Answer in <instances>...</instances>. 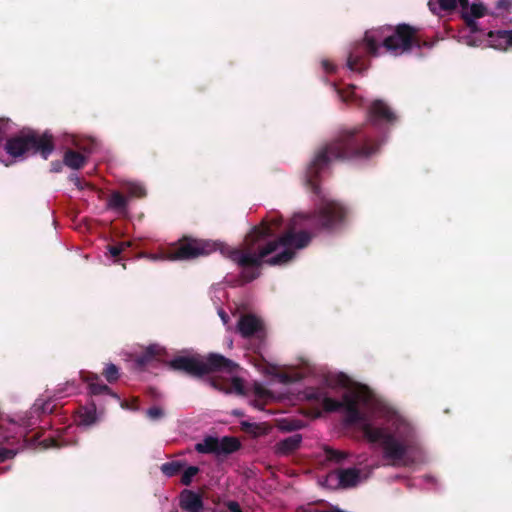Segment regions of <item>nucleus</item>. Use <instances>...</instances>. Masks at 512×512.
I'll use <instances>...</instances> for the list:
<instances>
[{
    "instance_id": "nucleus-1",
    "label": "nucleus",
    "mask_w": 512,
    "mask_h": 512,
    "mask_svg": "<svg viewBox=\"0 0 512 512\" xmlns=\"http://www.w3.org/2000/svg\"><path fill=\"white\" fill-rule=\"evenodd\" d=\"M338 159L355 160L354 132L340 135L323 148L307 169V184L316 195L315 212L296 213L285 227L280 215L271 214L248 234L245 239V251L232 249L214 241L185 239L173 251L141 253L139 257L152 261H177L208 255L219 249L223 255L242 267L241 282H250L259 276V267L262 264L282 265L292 260L298 250L308 245L313 231L333 230L345 222L349 209L342 202L323 192L316 182L319 174L333 160Z\"/></svg>"
},
{
    "instance_id": "nucleus-2",
    "label": "nucleus",
    "mask_w": 512,
    "mask_h": 512,
    "mask_svg": "<svg viewBox=\"0 0 512 512\" xmlns=\"http://www.w3.org/2000/svg\"><path fill=\"white\" fill-rule=\"evenodd\" d=\"M306 398L315 400L327 412L341 410L345 424L357 426L368 443L379 446L390 465L407 466L420 453L415 426L365 386L347 388L341 401L319 390L307 391Z\"/></svg>"
},
{
    "instance_id": "nucleus-3",
    "label": "nucleus",
    "mask_w": 512,
    "mask_h": 512,
    "mask_svg": "<svg viewBox=\"0 0 512 512\" xmlns=\"http://www.w3.org/2000/svg\"><path fill=\"white\" fill-rule=\"evenodd\" d=\"M169 366L192 376H201L209 372L226 373L231 381L229 388L218 386L215 382H212V385L226 394H244L243 381L236 376L238 365L220 354L211 353L205 359L199 355L178 356L169 362Z\"/></svg>"
},
{
    "instance_id": "nucleus-4",
    "label": "nucleus",
    "mask_w": 512,
    "mask_h": 512,
    "mask_svg": "<svg viewBox=\"0 0 512 512\" xmlns=\"http://www.w3.org/2000/svg\"><path fill=\"white\" fill-rule=\"evenodd\" d=\"M415 33V29L406 24L373 28L365 33L364 45L372 56H380L384 52L399 56L417 44Z\"/></svg>"
},
{
    "instance_id": "nucleus-5",
    "label": "nucleus",
    "mask_w": 512,
    "mask_h": 512,
    "mask_svg": "<svg viewBox=\"0 0 512 512\" xmlns=\"http://www.w3.org/2000/svg\"><path fill=\"white\" fill-rule=\"evenodd\" d=\"M54 149L52 135L44 133L38 135L35 132L22 133L7 140L5 151L15 161L24 159L29 155L39 153L43 159H47Z\"/></svg>"
},
{
    "instance_id": "nucleus-6",
    "label": "nucleus",
    "mask_w": 512,
    "mask_h": 512,
    "mask_svg": "<svg viewBox=\"0 0 512 512\" xmlns=\"http://www.w3.org/2000/svg\"><path fill=\"white\" fill-rule=\"evenodd\" d=\"M368 116L370 122L379 128L383 125L392 124L397 119L391 108L381 100H375L370 104Z\"/></svg>"
},
{
    "instance_id": "nucleus-7",
    "label": "nucleus",
    "mask_w": 512,
    "mask_h": 512,
    "mask_svg": "<svg viewBox=\"0 0 512 512\" xmlns=\"http://www.w3.org/2000/svg\"><path fill=\"white\" fill-rule=\"evenodd\" d=\"M487 8L482 2H473L469 4L468 0L461 5V14L464 18L468 28H471L472 32L476 31V20L485 16Z\"/></svg>"
},
{
    "instance_id": "nucleus-8",
    "label": "nucleus",
    "mask_w": 512,
    "mask_h": 512,
    "mask_svg": "<svg viewBox=\"0 0 512 512\" xmlns=\"http://www.w3.org/2000/svg\"><path fill=\"white\" fill-rule=\"evenodd\" d=\"M262 329L263 323L261 319L251 314L241 316L237 323V331L244 338L259 336Z\"/></svg>"
},
{
    "instance_id": "nucleus-9",
    "label": "nucleus",
    "mask_w": 512,
    "mask_h": 512,
    "mask_svg": "<svg viewBox=\"0 0 512 512\" xmlns=\"http://www.w3.org/2000/svg\"><path fill=\"white\" fill-rule=\"evenodd\" d=\"M488 46L496 50L512 48V29L489 32L487 35Z\"/></svg>"
},
{
    "instance_id": "nucleus-10",
    "label": "nucleus",
    "mask_w": 512,
    "mask_h": 512,
    "mask_svg": "<svg viewBox=\"0 0 512 512\" xmlns=\"http://www.w3.org/2000/svg\"><path fill=\"white\" fill-rule=\"evenodd\" d=\"M82 378L85 382L88 383L89 390H90L91 394H94V395L108 394V395L112 396L113 398H115L117 401H119L122 408H124V409L128 408V405L124 402H121L119 396L116 393L112 392L111 389L107 385L100 383V378L98 375H96V374L83 375Z\"/></svg>"
},
{
    "instance_id": "nucleus-11",
    "label": "nucleus",
    "mask_w": 512,
    "mask_h": 512,
    "mask_svg": "<svg viewBox=\"0 0 512 512\" xmlns=\"http://www.w3.org/2000/svg\"><path fill=\"white\" fill-rule=\"evenodd\" d=\"M180 506L187 512H200L203 508V502L198 493L184 490L180 495Z\"/></svg>"
},
{
    "instance_id": "nucleus-12",
    "label": "nucleus",
    "mask_w": 512,
    "mask_h": 512,
    "mask_svg": "<svg viewBox=\"0 0 512 512\" xmlns=\"http://www.w3.org/2000/svg\"><path fill=\"white\" fill-rule=\"evenodd\" d=\"M367 478L362 475L361 471L356 468L343 469L338 472L339 484L344 487H353Z\"/></svg>"
},
{
    "instance_id": "nucleus-13",
    "label": "nucleus",
    "mask_w": 512,
    "mask_h": 512,
    "mask_svg": "<svg viewBox=\"0 0 512 512\" xmlns=\"http://www.w3.org/2000/svg\"><path fill=\"white\" fill-rule=\"evenodd\" d=\"M466 0H429L428 6L432 13L440 15L442 12H450L458 6L461 7Z\"/></svg>"
},
{
    "instance_id": "nucleus-14",
    "label": "nucleus",
    "mask_w": 512,
    "mask_h": 512,
    "mask_svg": "<svg viewBox=\"0 0 512 512\" xmlns=\"http://www.w3.org/2000/svg\"><path fill=\"white\" fill-rule=\"evenodd\" d=\"M302 442V436L300 434H293L283 440H280L276 444V452L281 455H287L295 451Z\"/></svg>"
},
{
    "instance_id": "nucleus-15",
    "label": "nucleus",
    "mask_w": 512,
    "mask_h": 512,
    "mask_svg": "<svg viewBox=\"0 0 512 512\" xmlns=\"http://www.w3.org/2000/svg\"><path fill=\"white\" fill-rule=\"evenodd\" d=\"M86 162V157L76 151L67 150L64 153L63 164L72 170L80 169Z\"/></svg>"
},
{
    "instance_id": "nucleus-16",
    "label": "nucleus",
    "mask_w": 512,
    "mask_h": 512,
    "mask_svg": "<svg viewBox=\"0 0 512 512\" xmlns=\"http://www.w3.org/2000/svg\"><path fill=\"white\" fill-rule=\"evenodd\" d=\"M97 421V413L94 405L86 406L79 412L77 423L79 426L88 427Z\"/></svg>"
},
{
    "instance_id": "nucleus-17",
    "label": "nucleus",
    "mask_w": 512,
    "mask_h": 512,
    "mask_svg": "<svg viewBox=\"0 0 512 512\" xmlns=\"http://www.w3.org/2000/svg\"><path fill=\"white\" fill-rule=\"evenodd\" d=\"M346 66L351 72L360 73L367 69L368 64L357 51H352L348 56Z\"/></svg>"
},
{
    "instance_id": "nucleus-18",
    "label": "nucleus",
    "mask_w": 512,
    "mask_h": 512,
    "mask_svg": "<svg viewBox=\"0 0 512 512\" xmlns=\"http://www.w3.org/2000/svg\"><path fill=\"white\" fill-rule=\"evenodd\" d=\"M163 351V348L160 345L152 344L149 345L145 352L138 356L136 359V363L138 366H143L147 363H149L154 357L159 356L161 352Z\"/></svg>"
},
{
    "instance_id": "nucleus-19",
    "label": "nucleus",
    "mask_w": 512,
    "mask_h": 512,
    "mask_svg": "<svg viewBox=\"0 0 512 512\" xmlns=\"http://www.w3.org/2000/svg\"><path fill=\"white\" fill-rule=\"evenodd\" d=\"M217 446V454H227L236 451L240 447V443L237 439L233 437H223L221 439H218Z\"/></svg>"
},
{
    "instance_id": "nucleus-20",
    "label": "nucleus",
    "mask_w": 512,
    "mask_h": 512,
    "mask_svg": "<svg viewBox=\"0 0 512 512\" xmlns=\"http://www.w3.org/2000/svg\"><path fill=\"white\" fill-rule=\"evenodd\" d=\"M123 188L130 197H143L146 195L145 186L138 181L127 180L123 182Z\"/></svg>"
},
{
    "instance_id": "nucleus-21",
    "label": "nucleus",
    "mask_w": 512,
    "mask_h": 512,
    "mask_svg": "<svg viewBox=\"0 0 512 512\" xmlns=\"http://www.w3.org/2000/svg\"><path fill=\"white\" fill-rule=\"evenodd\" d=\"M218 438L206 437L202 442L195 445V450L199 453H216L218 449Z\"/></svg>"
},
{
    "instance_id": "nucleus-22",
    "label": "nucleus",
    "mask_w": 512,
    "mask_h": 512,
    "mask_svg": "<svg viewBox=\"0 0 512 512\" xmlns=\"http://www.w3.org/2000/svg\"><path fill=\"white\" fill-rule=\"evenodd\" d=\"M127 204L128 200L118 192L112 193L107 202L109 209L121 212L125 211Z\"/></svg>"
},
{
    "instance_id": "nucleus-23",
    "label": "nucleus",
    "mask_w": 512,
    "mask_h": 512,
    "mask_svg": "<svg viewBox=\"0 0 512 512\" xmlns=\"http://www.w3.org/2000/svg\"><path fill=\"white\" fill-rule=\"evenodd\" d=\"M460 38H461V41L468 46H478L482 42V33L478 29V26L476 25L475 32H472L471 28H469V33L462 34L460 36Z\"/></svg>"
},
{
    "instance_id": "nucleus-24",
    "label": "nucleus",
    "mask_w": 512,
    "mask_h": 512,
    "mask_svg": "<svg viewBox=\"0 0 512 512\" xmlns=\"http://www.w3.org/2000/svg\"><path fill=\"white\" fill-rule=\"evenodd\" d=\"M9 439H10V436H8V435L3 436L2 440L0 441V445L3 442H8ZM18 452H19L18 449H8V448H3L0 446V463L4 462L6 460L12 459Z\"/></svg>"
},
{
    "instance_id": "nucleus-25",
    "label": "nucleus",
    "mask_w": 512,
    "mask_h": 512,
    "mask_svg": "<svg viewBox=\"0 0 512 512\" xmlns=\"http://www.w3.org/2000/svg\"><path fill=\"white\" fill-rule=\"evenodd\" d=\"M182 468V465L180 462H169L164 463L161 466V471L168 477L174 476L177 474Z\"/></svg>"
},
{
    "instance_id": "nucleus-26",
    "label": "nucleus",
    "mask_w": 512,
    "mask_h": 512,
    "mask_svg": "<svg viewBox=\"0 0 512 512\" xmlns=\"http://www.w3.org/2000/svg\"><path fill=\"white\" fill-rule=\"evenodd\" d=\"M104 376L108 382H115L119 378V370L114 364H107L104 369Z\"/></svg>"
},
{
    "instance_id": "nucleus-27",
    "label": "nucleus",
    "mask_w": 512,
    "mask_h": 512,
    "mask_svg": "<svg viewBox=\"0 0 512 512\" xmlns=\"http://www.w3.org/2000/svg\"><path fill=\"white\" fill-rule=\"evenodd\" d=\"M199 472V469L198 467L196 466H189L185 469L183 475H182V478H181V482L184 484V485H189L193 479V477Z\"/></svg>"
},
{
    "instance_id": "nucleus-28",
    "label": "nucleus",
    "mask_w": 512,
    "mask_h": 512,
    "mask_svg": "<svg viewBox=\"0 0 512 512\" xmlns=\"http://www.w3.org/2000/svg\"><path fill=\"white\" fill-rule=\"evenodd\" d=\"M336 92L344 101L354 100L359 96L355 86H350L347 92H341L338 89H336Z\"/></svg>"
},
{
    "instance_id": "nucleus-29",
    "label": "nucleus",
    "mask_w": 512,
    "mask_h": 512,
    "mask_svg": "<svg viewBox=\"0 0 512 512\" xmlns=\"http://www.w3.org/2000/svg\"><path fill=\"white\" fill-rule=\"evenodd\" d=\"M147 416L152 420H157L163 416V410L160 407H152L147 410Z\"/></svg>"
},
{
    "instance_id": "nucleus-30",
    "label": "nucleus",
    "mask_w": 512,
    "mask_h": 512,
    "mask_svg": "<svg viewBox=\"0 0 512 512\" xmlns=\"http://www.w3.org/2000/svg\"><path fill=\"white\" fill-rule=\"evenodd\" d=\"M321 65L326 73H334L337 69L336 66L333 63H331L328 59H323L321 61Z\"/></svg>"
},
{
    "instance_id": "nucleus-31",
    "label": "nucleus",
    "mask_w": 512,
    "mask_h": 512,
    "mask_svg": "<svg viewBox=\"0 0 512 512\" xmlns=\"http://www.w3.org/2000/svg\"><path fill=\"white\" fill-rule=\"evenodd\" d=\"M241 427L243 430L250 433H256V430L258 429V426L255 423H250L248 421H242Z\"/></svg>"
},
{
    "instance_id": "nucleus-32",
    "label": "nucleus",
    "mask_w": 512,
    "mask_h": 512,
    "mask_svg": "<svg viewBox=\"0 0 512 512\" xmlns=\"http://www.w3.org/2000/svg\"><path fill=\"white\" fill-rule=\"evenodd\" d=\"M39 445H41L44 449H48V448H51V447H59L60 444L58 442H56L54 439L52 438H48V439H45L43 441H41L39 443Z\"/></svg>"
},
{
    "instance_id": "nucleus-33",
    "label": "nucleus",
    "mask_w": 512,
    "mask_h": 512,
    "mask_svg": "<svg viewBox=\"0 0 512 512\" xmlns=\"http://www.w3.org/2000/svg\"><path fill=\"white\" fill-rule=\"evenodd\" d=\"M226 506L230 512H243L236 501H228Z\"/></svg>"
},
{
    "instance_id": "nucleus-34",
    "label": "nucleus",
    "mask_w": 512,
    "mask_h": 512,
    "mask_svg": "<svg viewBox=\"0 0 512 512\" xmlns=\"http://www.w3.org/2000/svg\"><path fill=\"white\" fill-rule=\"evenodd\" d=\"M108 250H109V253L111 254V256H113V257H116V256H118L121 252H123V248H122V246H119V245H118V246H110V247L108 248Z\"/></svg>"
},
{
    "instance_id": "nucleus-35",
    "label": "nucleus",
    "mask_w": 512,
    "mask_h": 512,
    "mask_svg": "<svg viewBox=\"0 0 512 512\" xmlns=\"http://www.w3.org/2000/svg\"><path fill=\"white\" fill-rule=\"evenodd\" d=\"M423 481L425 482L424 488L430 489V488L434 487V482H435L434 478L427 476L426 478L423 479Z\"/></svg>"
},
{
    "instance_id": "nucleus-36",
    "label": "nucleus",
    "mask_w": 512,
    "mask_h": 512,
    "mask_svg": "<svg viewBox=\"0 0 512 512\" xmlns=\"http://www.w3.org/2000/svg\"><path fill=\"white\" fill-rule=\"evenodd\" d=\"M218 315L220 316L222 322L224 325L228 324V321H229V316L227 315V313L222 310V309H219L218 310Z\"/></svg>"
},
{
    "instance_id": "nucleus-37",
    "label": "nucleus",
    "mask_w": 512,
    "mask_h": 512,
    "mask_svg": "<svg viewBox=\"0 0 512 512\" xmlns=\"http://www.w3.org/2000/svg\"><path fill=\"white\" fill-rule=\"evenodd\" d=\"M70 180L77 186L79 189H82L81 181L77 175H71Z\"/></svg>"
},
{
    "instance_id": "nucleus-38",
    "label": "nucleus",
    "mask_w": 512,
    "mask_h": 512,
    "mask_svg": "<svg viewBox=\"0 0 512 512\" xmlns=\"http://www.w3.org/2000/svg\"><path fill=\"white\" fill-rule=\"evenodd\" d=\"M62 168V163L60 162H53L52 163V171L59 172Z\"/></svg>"
},
{
    "instance_id": "nucleus-39",
    "label": "nucleus",
    "mask_w": 512,
    "mask_h": 512,
    "mask_svg": "<svg viewBox=\"0 0 512 512\" xmlns=\"http://www.w3.org/2000/svg\"><path fill=\"white\" fill-rule=\"evenodd\" d=\"M130 245H131V242H129V241H127V242H122V243H120V244H119V246H122L123 251H124L126 248L130 247Z\"/></svg>"
},
{
    "instance_id": "nucleus-40",
    "label": "nucleus",
    "mask_w": 512,
    "mask_h": 512,
    "mask_svg": "<svg viewBox=\"0 0 512 512\" xmlns=\"http://www.w3.org/2000/svg\"><path fill=\"white\" fill-rule=\"evenodd\" d=\"M232 414L235 416H243V412L241 410H233Z\"/></svg>"
},
{
    "instance_id": "nucleus-41",
    "label": "nucleus",
    "mask_w": 512,
    "mask_h": 512,
    "mask_svg": "<svg viewBox=\"0 0 512 512\" xmlns=\"http://www.w3.org/2000/svg\"><path fill=\"white\" fill-rule=\"evenodd\" d=\"M24 425V429H27L28 427H30L32 424L31 423H25L23 424Z\"/></svg>"
},
{
    "instance_id": "nucleus-42",
    "label": "nucleus",
    "mask_w": 512,
    "mask_h": 512,
    "mask_svg": "<svg viewBox=\"0 0 512 512\" xmlns=\"http://www.w3.org/2000/svg\"><path fill=\"white\" fill-rule=\"evenodd\" d=\"M345 381H346V379H345L344 377H341V379H340L341 384H343V385H344V384H345Z\"/></svg>"
},
{
    "instance_id": "nucleus-43",
    "label": "nucleus",
    "mask_w": 512,
    "mask_h": 512,
    "mask_svg": "<svg viewBox=\"0 0 512 512\" xmlns=\"http://www.w3.org/2000/svg\"><path fill=\"white\" fill-rule=\"evenodd\" d=\"M340 458H341V454H340V453H337L336 460H340Z\"/></svg>"
},
{
    "instance_id": "nucleus-44",
    "label": "nucleus",
    "mask_w": 512,
    "mask_h": 512,
    "mask_svg": "<svg viewBox=\"0 0 512 512\" xmlns=\"http://www.w3.org/2000/svg\"><path fill=\"white\" fill-rule=\"evenodd\" d=\"M232 343H233V342H232V340H229V342H228V346H229V347H231V346H232Z\"/></svg>"
},
{
    "instance_id": "nucleus-45",
    "label": "nucleus",
    "mask_w": 512,
    "mask_h": 512,
    "mask_svg": "<svg viewBox=\"0 0 512 512\" xmlns=\"http://www.w3.org/2000/svg\"><path fill=\"white\" fill-rule=\"evenodd\" d=\"M3 427V423H2V420L0 419V428Z\"/></svg>"
}]
</instances>
